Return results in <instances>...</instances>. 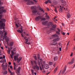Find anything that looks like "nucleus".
I'll list each match as a JSON object with an SVG mask.
<instances>
[{"mask_svg": "<svg viewBox=\"0 0 75 75\" xmlns=\"http://www.w3.org/2000/svg\"><path fill=\"white\" fill-rule=\"evenodd\" d=\"M19 55V54H18V56H14V59L15 61H17V62L18 63H19L20 62V61L21 60V59H22V58L21 57H19V58H18V56Z\"/></svg>", "mask_w": 75, "mask_h": 75, "instance_id": "nucleus-1", "label": "nucleus"}, {"mask_svg": "<svg viewBox=\"0 0 75 75\" xmlns=\"http://www.w3.org/2000/svg\"><path fill=\"white\" fill-rule=\"evenodd\" d=\"M52 38H55V37H57V38L54 39L53 40V41H58L59 40V37L57 35H54L52 36Z\"/></svg>", "mask_w": 75, "mask_h": 75, "instance_id": "nucleus-2", "label": "nucleus"}, {"mask_svg": "<svg viewBox=\"0 0 75 75\" xmlns=\"http://www.w3.org/2000/svg\"><path fill=\"white\" fill-rule=\"evenodd\" d=\"M4 7L0 6V14H2L3 13H6V9H3Z\"/></svg>", "mask_w": 75, "mask_h": 75, "instance_id": "nucleus-3", "label": "nucleus"}, {"mask_svg": "<svg viewBox=\"0 0 75 75\" xmlns=\"http://www.w3.org/2000/svg\"><path fill=\"white\" fill-rule=\"evenodd\" d=\"M4 64H3L2 65V67H3V69H4V70L7 69V65L6 64L5 65H4L3 66Z\"/></svg>", "mask_w": 75, "mask_h": 75, "instance_id": "nucleus-4", "label": "nucleus"}, {"mask_svg": "<svg viewBox=\"0 0 75 75\" xmlns=\"http://www.w3.org/2000/svg\"><path fill=\"white\" fill-rule=\"evenodd\" d=\"M5 26V24L3 23H0V30H1L2 29V27H4Z\"/></svg>", "mask_w": 75, "mask_h": 75, "instance_id": "nucleus-5", "label": "nucleus"}, {"mask_svg": "<svg viewBox=\"0 0 75 75\" xmlns=\"http://www.w3.org/2000/svg\"><path fill=\"white\" fill-rule=\"evenodd\" d=\"M40 19H41V16L37 17L35 18V20L36 21H39V20Z\"/></svg>", "mask_w": 75, "mask_h": 75, "instance_id": "nucleus-6", "label": "nucleus"}, {"mask_svg": "<svg viewBox=\"0 0 75 75\" xmlns=\"http://www.w3.org/2000/svg\"><path fill=\"white\" fill-rule=\"evenodd\" d=\"M74 61H75L74 58H73L71 60V61L68 62V64H74Z\"/></svg>", "mask_w": 75, "mask_h": 75, "instance_id": "nucleus-7", "label": "nucleus"}, {"mask_svg": "<svg viewBox=\"0 0 75 75\" xmlns=\"http://www.w3.org/2000/svg\"><path fill=\"white\" fill-rule=\"evenodd\" d=\"M25 40L26 41V44H28V45H30L31 43L30 42H28V39H26L25 38H24Z\"/></svg>", "mask_w": 75, "mask_h": 75, "instance_id": "nucleus-8", "label": "nucleus"}, {"mask_svg": "<svg viewBox=\"0 0 75 75\" xmlns=\"http://www.w3.org/2000/svg\"><path fill=\"white\" fill-rule=\"evenodd\" d=\"M28 5H31V4H33V2L32 1H29L27 3Z\"/></svg>", "mask_w": 75, "mask_h": 75, "instance_id": "nucleus-9", "label": "nucleus"}, {"mask_svg": "<svg viewBox=\"0 0 75 75\" xmlns=\"http://www.w3.org/2000/svg\"><path fill=\"white\" fill-rule=\"evenodd\" d=\"M13 65H14V69L15 70H16V69L17 67H18V64H16V63L15 62H13Z\"/></svg>", "mask_w": 75, "mask_h": 75, "instance_id": "nucleus-10", "label": "nucleus"}, {"mask_svg": "<svg viewBox=\"0 0 75 75\" xmlns=\"http://www.w3.org/2000/svg\"><path fill=\"white\" fill-rule=\"evenodd\" d=\"M62 3L63 4H62V8H64V6H66V4H67V3L66 2H62Z\"/></svg>", "mask_w": 75, "mask_h": 75, "instance_id": "nucleus-11", "label": "nucleus"}, {"mask_svg": "<svg viewBox=\"0 0 75 75\" xmlns=\"http://www.w3.org/2000/svg\"><path fill=\"white\" fill-rule=\"evenodd\" d=\"M20 69H21V67H19L17 70L18 73L16 72V74H19V73H20Z\"/></svg>", "mask_w": 75, "mask_h": 75, "instance_id": "nucleus-12", "label": "nucleus"}, {"mask_svg": "<svg viewBox=\"0 0 75 75\" xmlns=\"http://www.w3.org/2000/svg\"><path fill=\"white\" fill-rule=\"evenodd\" d=\"M1 21H0V23H3V22H6V20L4 18L1 19Z\"/></svg>", "mask_w": 75, "mask_h": 75, "instance_id": "nucleus-13", "label": "nucleus"}, {"mask_svg": "<svg viewBox=\"0 0 75 75\" xmlns=\"http://www.w3.org/2000/svg\"><path fill=\"white\" fill-rule=\"evenodd\" d=\"M45 69H48V68H49V65H48V64H46L45 65Z\"/></svg>", "mask_w": 75, "mask_h": 75, "instance_id": "nucleus-14", "label": "nucleus"}, {"mask_svg": "<svg viewBox=\"0 0 75 75\" xmlns=\"http://www.w3.org/2000/svg\"><path fill=\"white\" fill-rule=\"evenodd\" d=\"M48 3H51V1L50 0H47V1H46L45 2V4H47Z\"/></svg>", "mask_w": 75, "mask_h": 75, "instance_id": "nucleus-15", "label": "nucleus"}, {"mask_svg": "<svg viewBox=\"0 0 75 75\" xmlns=\"http://www.w3.org/2000/svg\"><path fill=\"white\" fill-rule=\"evenodd\" d=\"M67 18H69L70 17H71V15H70V14H69V13H67Z\"/></svg>", "mask_w": 75, "mask_h": 75, "instance_id": "nucleus-16", "label": "nucleus"}, {"mask_svg": "<svg viewBox=\"0 0 75 75\" xmlns=\"http://www.w3.org/2000/svg\"><path fill=\"white\" fill-rule=\"evenodd\" d=\"M55 28H56V26L55 25H54L52 27V28H51V30H54V29H55Z\"/></svg>", "mask_w": 75, "mask_h": 75, "instance_id": "nucleus-17", "label": "nucleus"}, {"mask_svg": "<svg viewBox=\"0 0 75 75\" xmlns=\"http://www.w3.org/2000/svg\"><path fill=\"white\" fill-rule=\"evenodd\" d=\"M14 44V42H11L10 43V45L11 46H13Z\"/></svg>", "mask_w": 75, "mask_h": 75, "instance_id": "nucleus-18", "label": "nucleus"}, {"mask_svg": "<svg viewBox=\"0 0 75 75\" xmlns=\"http://www.w3.org/2000/svg\"><path fill=\"white\" fill-rule=\"evenodd\" d=\"M45 17L47 20H49V19H50V16H49L46 15L45 16Z\"/></svg>", "mask_w": 75, "mask_h": 75, "instance_id": "nucleus-19", "label": "nucleus"}, {"mask_svg": "<svg viewBox=\"0 0 75 75\" xmlns=\"http://www.w3.org/2000/svg\"><path fill=\"white\" fill-rule=\"evenodd\" d=\"M35 67L37 70H39L40 68H39V67H38V66L37 65H36L35 66Z\"/></svg>", "mask_w": 75, "mask_h": 75, "instance_id": "nucleus-20", "label": "nucleus"}, {"mask_svg": "<svg viewBox=\"0 0 75 75\" xmlns=\"http://www.w3.org/2000/svg\"><path fill=\"white\" fill-rule=\"evenodd\" d=\"M57 70H58V67H56L54 70V73H55L57 71Z\"/></svg>", "mask_w": 75, "mask_h": 75, "instance_id": "nucleus-21", "label": "nucleus"}, {"mask_svg": "<svg viewBox=\"0 0 75 75\" xmlns=\"http://www.w3.org/2000/svg\"><path fill=\"white\" fill-rule=\"evenodd\" d=\"M7 32H5L4 34V37H5V38H6V37H7Z\"/></svg>", "mask_w": 75, "mask_h": 75, "instance_id": "nucleus-22", "label": "nucleus"}, {"mask_svg": "<svg viewBox=\"0 0 75 75\" xmlns=\"http://www.w3.org/2000/svg\"><path fill=\"white\" fill-rule=\"evenodd\" d=\"M58 31H57L56 32V33H57V34H59V32H60V31H61L60 30V29H58Z\"/></svg>", "mask_w": 75, "mask_h": 75, "instance_id": "nucleus-23", "label": "nucleus"}, {"mask_svg": "<svg viewBox=\"0 0 75 75\" xmlns=\"http://www.w3.org/2000/svg\"><path fill=\"white\" fill-rule=\"evenodd\" d=\"M5 38L6 41L7 42H8V41H9L8 38L7 37Z\"/></svg>", "mask_w": 75, "mask_h": 75, "instance_id": "nucleus-24", "label": "nucleus"}, {"mask_svg": "<svg viewBox=\"0 0 75 75\" xmlns=\"http://www.w3.org/2000/svg\"><path fill=\"white\" fill-rule=\"evenodd\" d=\"M58 59V57H55L54 58V61H57Z\"/></svg>", "mask_w": 75, "mask_h": 75, "instance_id": "nucleus-25", "label": "nucleus"}, {"mask_svg": "<svg viewBox=\"0 0 75 75\" xmlns=\"http://www.w3.org/2000/svg\"><path fill=\"white\" fill-rule=\"evenodd\" d=\"M8 72L10 74H13V73L11 72V70L10 69L8 68Z\"/></svg>", "mask_w": 75, "mask_h": 75, "instance_id": "nucleus-26", "label": "nucleus"}, {"mask_svg": "<svg viewBox=\"0 0 75 75\" xmlns=\"http://www.w3.org/2000/svg\"><path fill=\"white\" fill-rule=\"evenodd\" d=\"M4 74L6 75V74H7V71L6 70H5V71L3 73Z\"/></svg>", "mask_w": 75, "mask_h": 75, "instance_id": "nucleus-27", "label": "nucleus"}, {"mask_svg": "<svg viewBox=\"0 0 75 75\" xmlns=\"http://www.w3.org/2000/svg\"><path fill=\"white\" fill-rule=\"evenodd\" d=\"M32 13H37V10H33V11H32Z\"/></svg>", "mask_w": 75, "mask_h": 75, "instance_id": "nucleus-28", "label": "nucleus"}, {"mask_svg": "<svg viewBox=\"0 0 75 75\" xmlns=\"http://www.w3.org/2000/svg\"><path fill=\"white\" fill-rule=\"evenodd\" d=\"M59 11L60 13H61L62 11V9L61 8H60L59 9Z\"/></svg>", "mask_w": 75, "mask_h": 75, "instance_id": "nucleus-29", "label": "nucleus"}, {"mask_svg": "<svg viewBox=\"0 0 75 75\" xmlns=\"http://www.w3.org/2000/svg\"><path fill=\"white\" fill-rule=\"evenodd\" d=\"M67 69V66H65L64 69V70L63 72H64L65 71H66V69Z\"/></svg>", "mask_w": 75, "mask_h": 75, "instance_id": "nucleus-30", "label": "nucleus"}, {"mask_svg": "<svg viewBox=\"0 0 75 75\" xmlns=\"http://www.w3.org/2000/svg\"><path fill=\"white\" fill-rule=\"evenodd\" d=\"M53 2L54 3V4H58L57 2L56 1H53Z\"/></svg>", "mask_w": 75, "mask_h": 75, "instance_id": "nucleus-31", "label": "nucleus"}, {"mask_svg": "<svg viewBox=\"0 0 75 75\" xmlns=\"http://www.w3.org/2000/svg\"><path fill=\"white\" fill-rule=\"evenodd\" d=\"M17 31L19 33H22V32L20 30H17Z\"/></svg>", "mask_w": 75, "mask_h": 75, "instance_id": "nucleus-32", "label": "nucleus"}, {"mask_svg": "<svg viewBox=\"0 0 75 75\" xmlns=\"http://www.w3.org/2000/svg\"><path fill=\"white\" fill-rule=\"evenodd\" d=\"M49 65H52L53 64V63H52V62H50L49 63Z\"/></svg>", "mask_w": 75, "mask_h": 75, "instance_id": "nucleus-33", "label": "nucleus"}, {"mask_svg": "<svg viewBox=\"0 0 75 75\" xmlns=\"http://www.w3.org/2000/svg\"><path fill=\"white\" fill-rule=\"evenodd\" d=\"M3 2H1V0H0V6L3 5Z\"/></svg>", "mask_w": 75, "mask_h": 75, "instance_id": "nucleus-34", "label": "nucleus"}, {"mask_svg": "<svg viewBox=\"0 0 75 75\" xmlns=\"http://www.w3.org/2000/svg\"><path fill=\"white\" fill-rule=\"evenodd\" d=\"M40 62L41 63V64H42V59H40Z\"/></svg>", "mask_w": 75, "mask_h": 75, "instance_id": "nucleus-35", "label": "nucleus"}, {"mask_svg": "<svg viewBox=\"0 0 75 75\" xmlns=\"http://www.w3.org/2000/svg\"><path fill=\"white\" fill-rule=\"evenodd\" d=\"M31 10H33V9H34V6H32L31 7Z\"/></svg>", "mask_w": 75, "mask_h": 75, "instance_id": "nucleus-36", "label": "nucleus"}, {"mask_svg": "<svg viewBox=\"0 0 75 75\" xmlns=\"http://www.w3.org/2000/svg\"><path fill=\"white\" fill-rule=\"evenodd\" d=\"M51 25V23L49 22L48 23V25Z\"/></svg>", "mask_w": 75, "mask_h": 75, "instance_id": "nucleus-37", "label": "nucleus"}, {"mask_svg": "<svg viewBox=\"0 0 75 75\" xmlns=\"http://www.w3.org/2000/svg\"><path fill=\"white\" fill-rule=\"evenodd\" d=\"M40 10H41V11H43V13H44V11L43 9L42 8H40Z\"/></svg>", "mask_w": 75, "mask_h": 75, "instance_id": "nucleus-38", "label": "nucleus"}, {"mask_svg": "<svg viewBox=\"0 0 75 75\" xmlns=\"http://www.w3.org/2000/svg\"><path fill=\"white\" fill-rule=\"evenodd\" d=\"M31 72L33 75H34V70L33 69H31Z\"/></svg>", "mask_w": 75, "mask_h": 75, "instance_id": "nucleus-39", "label": "nucleus"}, {"mask_svg": "<svg viewBox=\"0 0 75 75\" xmlns=\"http://www.w3.org/2000/svg\"><path fill=\"white\" fill-rule=\"evenodd\" d=\"M41 64L42 67L43 69H44V65L42 63Z\"/></svg>", "mask_w": 75, "mask_h": 75, "instance_id": "nucleus-40", "label": "nucleus"}, {"mask_svg": "<svg viewBox=\"0 0 75 75\" xmlns=\"http://www.w3.org/2000/svg\"><path fill=\"white\" fill-rule=\"evenodd\" d=\"M33 57L35 59H37V57H36V56H34Z\"/></svg>", "mask_w": 75, "mask_h": 75, "instance_id": "nucleus-41", "label": "nucleus"}, {"mask_svg": "<svg viewBox=\"0 0 75 75\" xmlns=\"http://www.w3.org/2000/svg\"><path fill=\"white\" fill-rule=\"evenodd\" d=\"M57 44V42H56L55 43L53 44L52 45H56Z\"/></svg>", "mask_w": 75, "mask_h": 75, "instance_id": "nucleus-42", "label": "nucleus"}, {"mask_svg": "<svg viewBox=\"0 0 75 75\" xmlns=\"http://www.w3.org/2000/svg\"><path fill=\"white\" fill-rule=\"evenodd\" d=\"M11 52L12 54V55H14V52H13V51L12 50Z\"/></svg>", "mask_w": 75, "mask_h": 75, "instance_id": "nucleus-43", "label": "nucleus"}, {"mask_svg": "<svg viewBox=\"0 0 75 75\" xmlns=\"http://www.w3.org/2000/svg\"><path fill=\"white\" fill-rule=\"evenodd\" d=\"M70 41H69L67 43V47H68V45H69V44Z\"/></svg>", "mask_w": 75, "mask_h": 75, "instance_id": "nucleus-44", "label": "nucleus"}, {"mask_svg": "<svg viewBox=\"0 0 75 75\" xmlns=\"http://www.w3.org/2000/svg\"><path fill=\"white\" fill-rule=\"evenodd\" d=\"M2 18V15H0V19H1V18Z\"/></svg>", "mask_w": 75, "mask_h": 75, "instance_id": "nucleus-45", "label": "nucleus"}, {"mask_svg": "<svg viewBox=\"0 0 75 75\" xmlns=\"http://www.w3.org/2000/svg\"><path fill=\"white\" fill-rule=\"evenodd\" d=\"M54 10H55L56 13L57 12V8H55Z\"/></svg>", "mask_w": 75, "mask_h": 75, "instance_id": "nucleus-46", "label": "nucleus"}, {"mask_svg": "<svg viewBox=\"0 0 75 75\" xmlns=\"http://www.w3.org/2000/svg\"><path fill=\"white\" fill-rule=\"evenodd\" d=\"M40 68V70H42V68H41V66H39Z\"/></svg>", "mask_w": 75, "mask_h": 75, "instance_id": "nucleus-47", "label": "nucleus"}, {"mask_svg": "<svg viewBox=\"0 0 75 75\" xmlns=\"http://www.w3.org/2000/svg\"><path fill=\"white\" fill-rule=\"evenodd\" d=\"M21 30L22 32H23V28H21Z\"/></svg>", "mask_w": 75, "mask_h": 75, "instance_id": "nucleus-48", "label": "nucleus"}, {"mask_svg": "<svg viewBox=\"0 0 75 75\" xmlns=\"http://www.w3.org/2000/svg\"><path fill=\"white\" fill-rule=\"evenodd\" d=\"M72 55H73V52H71V54H70V56L72 57Z\"/></svg>", "mask_w": 75, "mask_h": 75, "instance_id": "nucleus-49", "label": "nucleus"}, {"mask_svg": "<svg viewBox=\"0 0 75 75\" xmlns=\"http://www.w3.org/2000/svg\"><path fill=\"white\" fill-rule=\"evenodd\" d=\"M10 68H11V69H13V66H12V65H11L10 66Z\"/></svg>", "mask_w": 75, "mask_h": 75, "instance_id": "nucleus-50", "label": "nucleus"}, {"mask_svg": "<svg viewBox=\"0 0 75 75\" xmlns=\"http://www.w3.org/2000/svg\"><path fill=\"white\" fill-rule=\"evenodd\" d=\"M42 24H43V25H44V24H46V22H42Z\"/></svg>", "mask_w": 75, "mask_h": 75, "instance_id": "nucleus-51", "label": "nucleus"}, {"mask_svg": "<svg viewBox=\"0 0 75 75\" xmlns=\"http://www.w3.org/2000/svg\"><path fill=\"white\" fill-rule=\"evenodd\" d=\"M16 25L17 27H18V24H16Z\"/></svg>", "mask_w": 75, "mask_h": 75, "instance_id": "nucleus-52", "label": "nucleus"}, {"mask_svg": "<svg viewBox=\"0 0 75 75\" xmlns=\"http://www.w3.org/2000/svg\"><path fill=\"white\" fill-rule=\"evenodd\" d=\"M33 1H34V2H37V0H33Z\"/></svg>", "mask_w": 75, "mask_h": 75, "instance_id": "nucleus-53", "label": "nucleus"}, {"mask_svg": "<svg viewBox=\"0 0 75 75\" xmlns=\"http://www.w3.org/2000/svg\"><path fill=\"white\" fill-rule=\"evenodd\" d=\"M59 51H61V47L59 48Z\"/></svg>", "mask_w": 75, "mask_h": 75, "instance_id": "nucleus-54", "label": "nucleus"}, {"mask_svg": "<svg viewBox=\"0 0 75 75\" xmlns=\"http://www.w3.org/2000/svg\"><path fill=\"white\" fill-rule=\"evenodd\" d=\"M10 56L11 58H13V56L11 54H10Z\"/></svg>", "mask_w": 75, "mask_h": 75, "instance_id": "nucleus-55", "label": "nucleus"}, {"mask_svg": "<svg viewBox=\"0 0 75 75\" xmlns=\"http://www.w3.org/2000/svg\"><path fill=\"white\" fill-rule=\"evenodd\" d=\"M38 59H40V55H38Z\"/></svg>", "mask_w": 75, "mask_h": 75, "instance_id": "nucleus-56", "label": "nucleus"}, {"mask_svg": "<svg viewBox=\"0 0 75 75\" xmlns=\"http://www.w3.org/2000/svg\"><path fill=\"white\" fill-rule=\"evenodd\" d=\"M31 63L33 64V61H31Z\"/></svg>", "mask_w": 75, "mask_h": 75, "instance_id": "nucleus-57", "label": "nucleus"}, {"mask_svg": "<svg viewBox=\"0 0 75 75\" xmlns=\"http://www.w3.org/2000/svg\"><path fill=\"white\" fill-rule=\"evenodd\" d=\"M21 35L22 37H24V35L22 33L21 34Z\"/></svg>", "mask_w": 75, "mask_h": 75, "instance_id": "nucleus-58", "label": "nucleus"}, {"mask_svg": "<svg viewBox=\"0 0 75 75\" xmlns=\"http://www.w3.org/2000/svg\"><path fill=\"white\" fill-rule=\"evenodd\" d=\"M62 34H63V35H65V33L64 32H63L62 33Z\"/></svg>", "mask_w": 75, "mask_h": 75, "instance_id": "nucleus-59", "label": "nucleus"}, {"mask_svg": "<svg viewBox=\"0 0 75 75\" xmlns=\"http://www.w3.org/2000/svg\"><path fill=\"white\" fill-rule=\"evenodd\" d=\"M8 64H9V65H11V62H9Z\"/></svg>", "mask_w": 75, "mask_h": 75, "instance_id": "nucleus-60", "label": "nucleus"}, {"mask_svg": "<svg viewBox=\"0 0 75 75\" xmlns=\"http://www.w3.org/2000/svg\"><path fill=\"white\" fill-rule=\"evenodd\" d=\"M3 59V57H0V59Z\"/></svg>", "mask_w": 75, "mask_h": 75, "instance_id": "nucleus-61", "label": "nucleus"}, {"mask_svg": "<svg viewBox=\"0 0 75 75\" xmlns=\"http://www.w3.org/2000/svg\"><path fill=\"white\" fill-rule=\"evenodd\" d=\"M6 58V57H5V55H3V58H4H4Z\"/></svg>", "mask_w": 75, "mask_h": 75, "instance_id": "nucleus-62", "label": "nucleus"}, {"mask_svg": "<svg viewBox=\"0 0 75 75\" xmlns=\"http://www.w3.org/2000/svg\"><path fill=\"white\" fill-rule=\"evenodd\" d=\"M56 18H57V16L54 17V20H55V19H56Z\"/></svg>", "mask_w": 75, "mask_h": 75, "instance_id": "nucleus-63", "label": "nucleus"}, {"mask_svg": "<svg viewBox=\"0 0 75 75\" xmlns=\"http://www.w3.org/2000/svg\"><path fill=\"white\" fill-rule=\"evenodd\" d=\"M25 35H26V36H27V37H28V34H26Z\"/></svg>", "mask_w": 75, "mask_h": 75, "instance_id": "nucleus-64", "label": "nucleus"}]
</instances>
